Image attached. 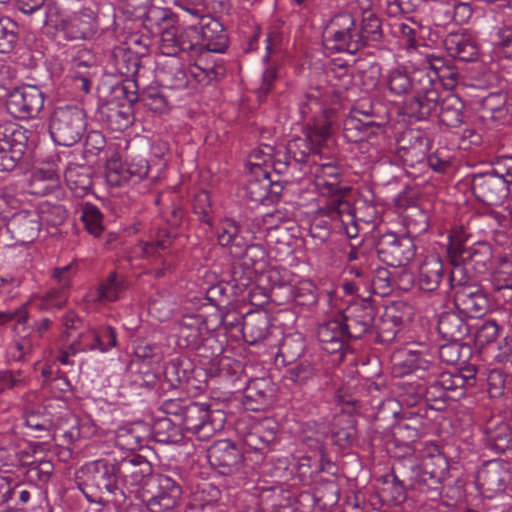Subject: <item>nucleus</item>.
Masks as SVG:
<instances>
[{"label": "nucleus", "mask_w": 512, "mask_h": 512, "mask_svg": "<svg viewBox=\"0 0 512 512\" xmlns=\"http://www.w3.org/2000/svg\"><path fill=\"white\" fill-rule=\"evenodd\" d=\"M414 80L425 92L424 98L417 102L422 108L420 115L429 116L436 112L438 107L439 94L435 89L436 82H441L446 89H451L457 83L458 73L449 67L431 64L414 70Z\"/></svg>", "instance_id": "7ed1b4c3"}, {"label": "nucleus", "mask_w": 512, "mask_h": 512, "mask_svg": "<svg viewBox=\"0 0 512 512\" xmlns=\"http://www.w3.org/2000/svg\"><path fill=\"white\" fill-rule=\"evenodd\" d=\"M130 180L142 179L147 176L150 166L147 160L141 156H136L126 163Z\"/></svg>", "instance_id": "3c124183"}, {"label": "nucleus", "mask_w": 512, "mask_h": 512, "mask_svg": "<svg viewBox=\"0 0 512 512\" xmlns=\"http://www.w3.org/2000/svg\"><path fill=\"white\" fill-rule=\"evenodd\" d=\"M183 37L188 38L192 56L206 52L223 53L227 45L222 24L210 16H202L198 24L186 27L183 30Z\"/></svg>", "instance_id": "20e7f679"}, {"label": "nucleus", "mask_w": 512, "mask_h": 512, "mask_svg": "<svg viewBox=\"0 0 512 512\" xmlns=\"http://www.w3.org/2000/svg\"><path fill=\"white\" fill-rule=\"evenodd\" d=\"M274 389L267 378H258L249 382L246 390V398L256 402L251 410H263L273 403Z\"/></svg>", "instance_id": "a878e982"}, {"label": "nucleus", "mask_w": 512, "mask_h": 512, "mask_svg": "<svg viewBox=\"0 0 512 512\" xmlns=\"http://www.w3.org/2000/svg\"><path fill=\"white\" fill-rule=\"evenodd\" d=\"M419 459V463H416L412 456H406L402 460L403 465L410 468L417 477L424 475H429L431 478L436 477L448 466L446 458L434 443H425L419 452Z\"/></svg>", "instance_id": "ddd939ff"}, {"label": "nucleus", "mask_w": 512, "mask_h": 512, "mask_svg": "<svg viewBox=\"0 0 512 512\" xmlns=\"http://www.w3.org/2000/svg\"><path fill=\"white\" fill-rule=\"evenodd\" d=\"M381 252L391 257L389 264L392 266H404L415 255L412 240L407 237H397L395 234L386 235Z\"/></svg>", "instance_id": "412c9836"}, {"label": "nucleus", "mask_w": 512, "mask_h": 512, "mask_svg": "<svg viewBox=\"0 0 512 512\" xmlns=\"http://www.w3.org/2000/svg\"><path fill=\"white\" fill-rule=\"evenodd\" d=\"M441 384L446 390H455L464 384V379L461 375L443 374Z\"/></svg>", "instance_id": "13d9d810"}, {"label": "nucleus", "mask_w": 512, "mask_h": 512, "mask_svg": "<svg viewBox=\"0 0 512 512\" xmlns=\"http://www.w3.org/2000/svg\"><path fill=\"white\" fill-rule=\"evenodd\" d=\"M499 332V327L495 321H486L478 332V339L480 341L492 342L494 341Z\"/></svg>", "instance_id": "5fc2aeb1"}, {"label": "nucleus", "mask_w": 512, "mask_h": 512, "mask_svg": "<svg viewBox=\"0 0 512 512\" xmlns=\"http://www.w3.org/2000/svg\"><path fill=\"white\" fill-rule=\"evenodd\" d=\"M271 180L268 170L249 172V177L243 187V197L255 203H262L268 196Z\"/></svg>", "instance_id": "b1692460"}, {"label": "nucleus", "mask_w": 512, "mask_h": 512, "mask_svg": "<svg viewBox=\"0 0 512 512\" xmlns=\"http://www.w3.org/2000/svg\"><path fill=\"white\" fill-rule=\"evenodd\" d=\"M181 487L171 477L160 475L157 477V490L147 500L150 512H168L173 510L181 498Z\"/></svg>", "instance_id": "2eb2a0df"}, {"label": "nucleus", "mask_w": 512, "mask_h": 512, "mask_svg": "<svg viewBox=\"0 0 512 512\" xmlns=\"http://www.w3.org/2000/svg\"><path fill=\"white\" fill-rule=\"evenodd\" d=\"M271 147L265 145L264 147L254 149L248 158L247 168L250 173L259 170H267V165L271 163Z\"/></svg>", "instance_id": "c03bdc74"}, {"label": "nucleus", "mask_w": 512, "mask_h": 512, "mask_svg": "<svg viewBox=\"0 0 512 512\" xmlns=\"http://www.w3.org/2000/svg\"><path fill=\"white\" fill-rule=\"evenodd\" d=\"M492 279L497 290L512 289V257L500 259Z\"/></svg>", "instance_id": "79ce46f5"}, {"label": "nucleus", "mask_w": 512, "mask_h": 512, "mask_svg": "<svg viewBox=\"0 0 512 512\" xmlns=\"http://www.w3.org/2000/svg\"><path fill=\"white\" fill-rule=\"evenodd\" d=\"M76 272L75 263H70L54 271V278L61 285L59 289H53L45 296H34L29 301V305L39 310H48L60 308L67 301V288L70 279Z\"/></svg>", "instance_id": "4468645a"}, {"label": "nucleus", "mask_w": 512, "mask_h": 512, "mask_svg": "<svg viewBox=\"0 0 512 512\" xmlns=\"http://www.w3.org/2000/svg\"><path fill=\"white\" fill-rule=\"evenodd\" d=\"M106 181L110 186H122L130 181L126 163L118 158H111L106 164Z\"/></svg>", "instance_id": "58836bf2"}, {"label": "nucleus", "mask_w": 512, "mask_h": 512, "mask_svg": "<svg viewBox=\"0 0 512 512\" xmlns=\"http://www.w3.org/2000/svg\"><path fill=\"white\" fill-rule=\"evenodd\" d=\"M45 0H17L19 10L24 14H31L42 7Z\"/></svg>", "instance_id": "bf43d9fd"}, {"label": "nucleus", "mask_w": 512, "mask_h": 512, "mask_svg": "<svg viewBox=\"0 0 512 512\" xmlns=\"http://www.w3.org/2000/svg\"><path fill=\"white\" fill-rule=\"evenodd\" d=\"M391 478V483L387 484V487L383 489V498L394 505H399L406 499L405 488L395 475H392Z\"/></svg>", "instance_id": "a18cd8bd"}, {"label": "nucleus", "mask_w": 512, "mask_h": 512, "mask_svg": "<svg viewBox=\"0 0 512 512\" xmlns=\"http://www.w3.org/2000/svg\"><path fill=\"white\" fill-rule=\"evenodd\" d=\"M463 108L462 100L455 94H448L445 96L438 107L435 114L438 113L441 123L447 127L456 128L463 123Z\"/></svg>", "instance_id": "5701e85b"}, {"label": "nucleus", "mask_w": 512, "mask_h": 512, "mask_svg": "<svg viewBox=\"0 0 512 512\" xmlns=\"http://www.w3.org/2000/svg\"><path fill=\"white\" fill-rule=\"evenodd\" d=\"M310 173L314 176V185L318 192L323 196L332 197L327 214L332 219L337 218L340 216L344 204L339 194L341 190L339 186L340 168L332 162L321 164L314 162Z\"/></svg>", "instance_id": "0eeeda50"}, {"label": "nucleus", "mask_w": 512, "mask_h": 512, "mask_svg": "<svg viewBox=\"0 0 512 512\" xmlns=\"http://www.w3.org/2000/svg\"><path fill=\"white\" fill-rule=\"evenodd\" d=\"M443 276L442 260L437 254L428 255L420 265L419 286L423 291L431 292L438 288Z\"/></svg>", "instance_id": "4be33fe9"}, {"label": "nucleus", "mask_w": 512, "mask_h": 512, "mask_svg": "<svg viewBox=\"0 0 512 512\" xmlns=\"http://www.w3.org/2000/svg\"><path fill=\"white\" fill-rule=\"evenodd\" d=\"M509 481L508 465L500 460H491L478 470L475 486L483 497L492 499L506 490Z\"/></svg>", "instance_id": "1a4fd4ad"}, {"label": "nucleus", "mask_w": 512, "mask_h": 512, "mask_svg": "<svg viewBox=\"0 0 512 512\" xmlns=\"http://www.w3.org/2000/svg\"><path fill=\"white\" fill-rule=\"evenodd\" d=\"M495 98H499L501 100V102H504V98L502 96H489L487 99H486V102H485V108L489 111H491L492 115L491 117L495 120H500L501 119V116H502V112H503V108L499 105V106H493L491 104V102L495 99Z\"/></svg>", "instance_id": "69168bd1"}, {"label": "nucleus", "mask_w": 512, "mask_h": 512, "mask_svg": "<svg viewBox=\"0 0 512 512\" xmlns=\"http://www.w3.org/2000/svg\"><path fill=\"white\" fill-rule=\"evenodd\" d=\"M99 21V8L83 7L78 14L67 15L62 19V29L70 39H83L94 32Z\"/></svg>", "instance_id": "dca6fc26"}, {"label": "nucleus", "mask_w": 512, "mask_h": 512, "mask_svg": "<svg viewBox=\"0 0 512 512\" xmlns=\"http://www.w3.org/2000/svg\"><path fill=\"white\" fill-rule=\"evenodd\" d=\"M358 34L363 38V46L369 41H378L380 39V20L371 10H364L361 27L358 28Z\"/></svg>", "instance_id": "e433bc0d"}, {"label": "nucleus", "mask_w": 512, "mask_h": 512, "mask_svg": "<svg viewBox=\"0 0 512 512\" xmlns=\"http://www.w3.org/2000/svg\"><path fill=\"white\" fill-rule=\"evenodd\" d=\"M308 296L307 304H315L317 302L316 297V287L310 280H304L300 282L299 286L296 288V295Z\"/></svg>", "instance_id": "6e6d98bb"}, {"label": "nucleus", "mask_w": 512, "mask_h": 512, "mask_svg": "<svg viewBox=\"0 0 512 512\" xmlns=\"http://www.w3.org/2000/svg\"><path fill=\"white\" fill-rule=\"evenodd\" d=\"M486 173L497 176L502 180H507L512 185V157H498L492 163L491 169L486 171Z\"/></svg>", "instance_id": "49530a36"}, {"label": "nucleus", "mask_w": 512, "mask_h": 512, "mask_svg": "<svg viewBox=\"0 0 512 512\" xmlns=\"http://www.w3.org/2000/svg\"><path fill=\"white\" fill-rule=\"evenodd\" d=\"M194 212L199 215L200 219L211 225L209 214L211 212L210 196L207 191H200L196 194L193 202Z\"/></svg>", "instance_id": "09e8293b"}, {"label": "nucleus", "mask_w": 512, "mask_h": 512, "mask_svg": "<svg viewBox=\"0 0 512 512\" xmlns=\"http://www.w3.org/2000/svg\"><path fill=\"white\" fill-rule=\"evenodd\" d=\"M299 112L307 121L304 137H295L287 144V153L297 162H305L310 154L324 147L333 131L335 112L324 107L319 92L312 91L299 104Z\"/></svg>", "instance_id": "f257e3e1"}, {"label": "nucleus", "mask_w": 512, "mask_h": 512, "mask_svg": "<svg viewBox=\"0 0 512 512\" xmlns=\"http://www.w3.org/2000/svg\"><path fill=\"white\" fill-rule=\"evenodd\" d=\"M23 467H27L26 473L29 479L37 480L41 483L48 482L54 471L53 463L46 459L33 460L30 462L25 460Z\"/></svg>", "instance_id": "a19ab883"}, {"label": "nucleus", "mask_w": 512, "mask_h": 512, "mask_svg": "<svg viewBox=\"0 0 512 512\" xmlns=\"http://www.w3.org/2000/svg\"><path fill=\"white\" fill-rule=\"evenodd\" d=\"M58 184V174L52 167L38 169L33 174L32 185L34 186L33 193L35 194H48L55 189Z\"/></svg>", "instance_id": "c9c22d12"}, {"label": "nucleus", "mask_w": 512, "mask_h": 512, "mask_svg": "<svg viewBox=\"0 0 512 512\" xmlns=\"http://www.w3.org/2000/svg\"><path fill=\"white\" fill-rule=\"evenodd\" d=\"M105 350V346L99 342V339L96 336L95 324L93 323H89L86 330L80 333L77 339L69 346V351L72 355L92 351H98L104 354Z\"/></svg>", "instance_id": "2f4dec72"}, {"label": "nucleus", "mask_w": 512, "mask_h": 512, "mask_svg": "<svg viewBox=\"0 0 512 512\" xmlns=\"http://www.w3.org/2000/svg\"><path fill=\"white\" fill-rule=\"evenodd\" d=\"M492 52L495 57L512 59V27H495L491 33Z\"/></svg>", "instance_id": "473e14b6"}, {"label": "nucleus", "mask_w": 512, "mask_h": 512, "mask_svg": "<svg viewBox=\"0 0 512 512\" xmlns=\"http://www.w3.org/2000/svg\"><path fill=\"white\" fill-rule=\"evenodd\" d=\"M44 105V96L35 86H24L10 91L6 99L8 112L21 119L33 118L39 114Z\"/></svg>", "instance_id": "9d476101"}, {"label": "nucleus", "mask_w": 512, "mask_h": 512, "mask_svg": "<svg viewBox=\"0 0 512 512\" xmlns=\"http://www.w3.org/2000/svg\"><path fill=\"white\" fill-rule=\"evenodd\" d=\"M21 380L9 371H0V392L17 386Z\"/></svg>", "instance_id": "4d7b16f0"}, {"label": "nucleus", "mask_w": 512, "mask_h": 512, "mask_svg": "<svg viewBox=\"0 0 512 512\" xmlns=\"http://www.w3.org/2000/svg\"><path fill=\"white\" fill-rule=\"evenodd\" d=\"M168 144L167 142L165 141H162V140H159V141H155L152 145H151V154L154 156V157H157V158H164V156L166 155V153L168 152Z\"/></svg>", "instance_id": "338daca9"}, {"label": "nucleus", "mask_w": 512, "mask_h": 512, "mask_svg": "<svg viewBox=\"0 0 512 512\" xmlns=\"http://www.w3.org/2000/svg\"><path fill=\"white\" fill-rule=\"evenodd\" d=\"M276 77H277L276 68L269 67V68L265 69V71L263 72V76H262L263 83H262L260 90L264 93H267L270 90L272 82L274 79H276Z\"/></svg>", "instance_id": "680f3d73"}, {"label": "nucleus", "mask_w": 512, "mask_h": 512, "mask_svg": "<svg viewBox=\"0 0 512 512\" xmlns=\"http://www.w3.org/2000/svg\"><path fill=\"white\" fill-rule=\"evenodd\" d=\"M248 234H245L232 219L225 218L220 222L217 238L221 246L227 247L230 254L240 257L247 245Z\"/></svg>", "instance_id": "aec40b11"}, {"label": "nucleus", "mask_w": 512, "mask_h": 512, "mask_svg": "<svg viewBox=\"0 0 512 512\" xmlns=\"http://www.w3.org/2000/svg\"><path fill=\"white\" fill-rule=\"evenodd\" d=\"M473 191L476 198L484 204L501 205L509 195L512 196V185L507 180L485 172L475 176Z\"/></svg>", "instance_id": "f8f14e48"}, {"label": "nucleus", "mask_w": 512, "mask_h": 512, "mask_svg": "<svg viewBox=\"0 0 512 512\" xmlns=\"http://www.w3.org/2000/svg\"><path fill=\"white\" fill-rule=\"evenodd\" d=\"M439 12L443 13V24L449 22L464 24L472 16V8L467 0H452L450 4H446L443 10Z\"/></svg>", "instance_id": "f704fd0d"}, {"label": "nucleus", "mask_w": 512, "mask_h": 512, "mask_svg": "<svg viewBox=\"0 0 512 512\" xmlns=\"http://www.w3.org/2000/svg\"><path fill=\"white\" fill-rule=\"evenodd\" d=\"M158 347L149 343H138L135 347V353L138 357L149 358L158 354Z\"/></svg>", "instance_id": "052dcab7"}, {"label": "nucleus", "mask_w": 512, "mask_h": 512, "mask_svg": "<svg viewBox=\"0 0 512 512\" xmlns=\"http://www.w3.org/2000/svg\"><path fill=\"white\" fill-rule=\"evenodd\" d=\"M24 424L33 431H45L49 428L50 419L47 416H40L38 413H27Z\"/></svg>", "instance_id": "864d4df0"}, {"label": "nucleus", "mask_w": 512, "mask_h": 512, "mask_svg": "<svg viewBox=\"0 0 512 512\" xmlns=\"http://www.w3.org/2000/svg\"><path fill=\"white\" fill-rule=\"evenodd\" d=\"M323 39L328 48L337 52L354 54L363 47V38L358 34L356 20L348 12L332 17L324 29Z\"/></svg>", "instance_id": "39448f33"}, {"label": "nucleus", "mask_w": 512, "mask_h": 512, "mask_svg": "<svg viewBox=\"0 0 512 512\" xmlns=\"http://www.w3.org/2000/svg\"><path fill=\"white\" fill-rule=\"evenodd\" d=\"M21 145H13L10 135L0 128V171H11L22 158Z\"/></svg>", "instance_id": "7c9ffc66"}, {"label": "nucleus", "mask_w": 512, "mask_h": 512, "mask_svg": "<svg viewBox=\"0 0 512 512\" xmlns=\"http://www.w3.org/2000/svg\"><path fill=\"white\" fill-rule=\"evenodd\" d=\"M81 219L87 231L98 237L103 231L102 214L92 203H85L81 208Z\"/></svg>", "instance_id": "4c0bfd02"}, {"label": "nucleus", "mask_w": 512, "mask_h": 512, "mask_svg": "<svg viewBox=\"0 0 512 512\" xmlns=\"http://www.w3.org/2000/svg\"><path fill=\"white\" fill-rule=\"evenodd\" d=\"M450 54L461 61H474L479 54V48L475 40L466 34L452 35L447 40Z\"/></svg>", "instance_id": "bb28decb"}, {"label": "nucleus", "mask_w": 512, "mask_h": 512, "mask_svg": "<svg viewBox=\"0 0 512 512\" xmlns=\"http://www.w3.org/2000/svg\"><path fill=\"white\" fill-rule=\"evenodd\" d=\"M347 315L331 319L318 328V339L323 349L328 353H336L342 350L349 334L350 324Z\"/></svg>", "instance_id": "f3484780"}, {"label": "nucleus", "mask_w": 512, "mask_h": 512, "mask_svg": "<svg viewBox=\"0 0 512 512\" xmlns=\"http://www.w3.org/2000/svg\"><path fill=\"white\" fill-rule=\"evenodd\" d=\"M24 464V455L16 452L14 448L7 449L0 447V469L9 471V468L24 466Z\"/></svg>", "instance_id": "8fccbe9b"}, {"label": "nucleus", "mask_w": 512, "mask_h": 512, "mask_svg": "<svg viewBox=\"0 0 512 512\" xmlns=\"http://www.w3.org/2000/svg\"><path fill=\"white\" fill-rule=\"evenodd\" d=\"M8 226L9 228L17 227L19 233L30 240L34 239L41 230L36 209L33 211L21 210L15 213Z\"/></svg>", "instance_id": "c756f323"}, {"label": "nucleus", "mask_w": 512, "mask_h": 512, "mask_svg": "<svg viewBox=\"0 0 512 512\" xmlns=\"http://www.w3.org/2000/svg\"><path fill=\"white\" fill-rule=\"evenodd\" d=\"M205 328L201 318L186 316L178 324L179 341L186 347H197L202 340Z\"/></svg>", "instance_id": "cd10ccee"}, {"label": "nucleus", "mask_w": 512, "mask_h": 512, "mask_svg": "<svg viewBox=\"0 0 512 512\" xmlns=\"http://www.w3.org/2000/svg\"><path fill=\"white\" fill-rule=\"evenodd\" d=\"M10 484L6 477L0 475V500L7 501L11 496Z\"/></svg>", "instance_id": "774afa93"}, {"label": "nucleus", "mask_w": 512, "mask_h": 512, "mask_svg": "<svg viewBox=\"0 0 512 512\" xmlns=\"http://www.w3.org/2000/svg\"><path fill=\"white\" fill-rule=\"evenodd\" d=\"M128 464L132 466H142L139 470L141 478L150 473V467L148 466L147 461L139 455L133 456L132 458L126 460L123 465L126 466Z\"/></svg>", "instance_id": "e2e57ef3"}, {"label": "nucleus", "mask_w": 512, "mask_h": 512, "mask_svg": "<svg viewBox=\"0 0 512 512\" xmlns=\"http://www.w3.org/2000/svg\"><path fill=\"white\" fill-rule=\"evenodd\" d=\"M83 473L99 489L113 493L117 488V469L114 464L99 459L86 463Z\"/></svg>", "instance_id": "a211bd4d"}, {"label": "nucleus", "mask_w": 512, "mask_h": 512, "mask_svg": "<svg viewBox=\"0 0 512 512\" xmlns=\"http://www.w3.org/2000/svg\"><path fill=\"white\" fill-rule=\"evenodd\" d=\"M188 55L190 60L194 62L189 65L188 73L199 83H209L213 78V70L210 68H204L197 63L196 56L199 54H194V56H192L188 53Z\"/></svg>", "instance_id": "603ef678"}, {"label": "nucleus", "mask_w": 512, "mask_h": 512, "mask_svg": "<svg viewBox=\"0 0 512 512\" xmlns=\"http://www.w3.org/2000/svg\"><path fill=\"white\" fill-rule=\"evenodd\" d=\"M17 25L8 17L0 18V52L10 53L17 43Z\"/></svg>", "instance_id": "ea45409f"}, {"label": "nucleus", "mask_w": 512, "mask_h": 512, "mask_svg": "<svg viewBox=\"0 0 512 512\" xmlns=\"http://www.w3.org/2000/svg\"><path fill=\"white\" fill-rule=\"evenodd\" d=\"M454 301L458 310L470 318H479L488 309L487 297L477 288L468 287L457 291Z\"/></svg>", "instance_id": "6ab92c4d"}, {"label": "nucleus", "mask_w": 512, "mask_h": 512, "mask_svg": "<svg viewBox=\"0 0 512 512\" xmlns=\"http://www.w3.org/2000/svg\"><path fill=\"white\" fill-rule=\"evenodd\" d=\"M25 343L16 342L8 348L7 357L11 360L18 361L24 357Z\"/></svg>", "instance_id": "0e129e2a"}, {"label": "nucleus", "mask_w": 512, "mask_h": 512, "mask_svg": "<svg viewBox=\"0 0 512 512\" xmlns=\"http://www.w3.org/2000/svg\"><path fill=\"white\" fill-rule=\"evenodd\" d=\"M389 89L396 95H403L411 91L414 96L406 104V114L417 120L425 119L427 116H421L422 108L418 106V100L424 98L425 92L420 89V85L414 80V71L408 75L399 69L392 70L388 78Z\"/></svg>", "instance_id": "9b49d317"}, {"label": "nucleus", "mask_w": 512, "mask_h": 512, "mask_svg": "<svg viewBox=\"0 0 512 512\" xmlns=\"http://www.w3.org/2000/svg\"><path fill=\"white\" fill-rule=\"evenodd\" d=\"M41 229L44 227H57L67 218L66 209L59 204L42 201L36 208Z\"/></svg>", "instance_id": "72a5a7b5"}, {"label": "nucleus", "mask_w": 512, "mask_h": 512, "mask_svg": "<svg viewBox=\"0 0 512 512\" xmlns=\"http://www.w3.org/2000/svg\"><path fill=\"white\" fill-rule=\"evenodd\" d=\"M122 290V283L117 279L115 274H111L97 289L91 290L86 294L85 302L87 304H96L115 301L118 299Z\"/></svg>", "instance_id": "c85d7f7f"}, {"label": "nucleus", "mask_w": 512, "mask_h": 512, "mask_svg": "<svg viewBox=\"0 0 512 512\" xmlns=\"http://www.w3.org/2000/svg\"><path fill=\"white\" fill-rule=\"evenodd\" d=\"M95 333L99 342L105 346V353L111 351L117 345V333L109 324H95Z\"/></svg>", "instance_id": "de8ad7c7"}, {"label": "nucleus", "mask_w": 512, "mask_h": 512, "mask_svg": "<svg viewBox=\"0 0 512 512\" xmlns=\"http://www.w3.org/2000/svg\"><path fill=\"white\" fill-rule=\"evenodd\" d=\"M94 54L85 47H77L71 53L69 70L73 77L79 78L83 82L85 90H88L89 70L95 65Z\"/></svg>", "instance_id": "393cba45"}, {"label": "nucleus", "mask_w": 512, "mask_h": 512, "mask_svg": "<svg viewBox=\"0 0 512 512\" xmlns=\"http://www.w3.org/2000/svg\"><path fill=\"white\" fill-rule=\"evenodd\" d=\"M250 242L251 238L248 236L244 253L240 257H244L245 264L251 265L256 272L262 271L266 264V251L262 245Z\"/></svg>", "instance_id": "37998d69"}, {"label": "nucleus", "mask_w": 512, "mask_h": 512, "mask_svg": "<svg viewBox=\"0 0 512 512\" xmlns=\"http://www.w3.org/2000/svg\"><path fill=\"white\" fill-rule=\"evenodd\" d=\"M173 242L174 236L166 227L153 230L148 240L141 241L134 247L133 255L148 260H160L162 267L153 268V273L157 277H160L172 266L168 258L171 254L169 248L172 246Z\"/></svg>", "instance_id": "6e6552de"}, {"label": "nucleus", "mask_w": 512, "mask_h": 512, "mask_svg": "<svg viewBox=\"0 0 512 512\" xmlns=\"http://www.w3.org/2000/svg\"><path fill=\"white\" fill-rule=\"evenodd\" d=\"M86 129V117L82 109L66 106L53 112L49 130L53 141L60 146H72L77 143Z\"/></svg>", "instance_id": "423d86ee"}, {"label": "nucleus", "mask_w": 512, "mask_h": 512, "mask_svg": "<svg viewBox=\"0 0 512 512\" xmlns=\"http://www.w3.org/2000/svg\"><path fill=\"white\" fill-rule=\"evenodd\" d=\"M174 14L166 8L151 7L146 12L145 27L152 33L159 35V49L162 54L174 56L178 52L190 53L188 38L183 37V31L178 34Z\"/></svg>", "instance_id": "f03ea898"}]
</instances>
